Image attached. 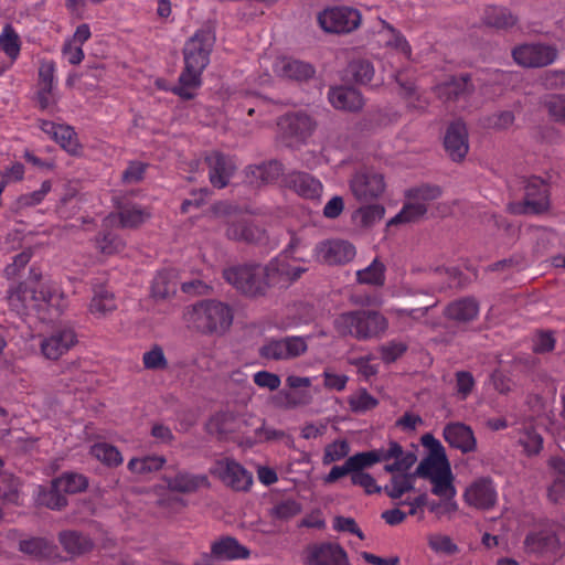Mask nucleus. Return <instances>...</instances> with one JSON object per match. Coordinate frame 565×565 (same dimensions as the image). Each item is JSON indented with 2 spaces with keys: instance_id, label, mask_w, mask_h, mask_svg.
<instances>
[{
  "instance_id": "58",
  "label": "nucleus",
  "mask_w": 565,
  "mask_h": 565,
  "mask_svg": "<svg viewBox=\"0 0 565 565\" xmlns=\"http://www.w3.org/2000/svg\"><path fill=\"white\" fill-rule=\"evenodd\" d=\"M301 511V504L296 499H284L273 508V516L278 520H290Z\"/></svg>"
},
{
  "instance_id": "41",
  "label": "nucleus",
  "mask_w": 565,
  "mask_h": 565,
  "mask_svg": "<svg viewBox=\"0 0 565 565\" xmlns=\"http://www.w3.org/2000/svg\"><path fill=\"white\" fill-rule=\"evenodd\" d=\"M450 470V462L447 456H427L419 461L414 473L416 477L431 480L436 478V476H441L446 472L449 473Z\"/></svg>"
},
{
  "instance_id": "28",
  "label": "nucleus",
  "mask_w": 565,
  "mask_h": 565,
  "mask_svg": "<svg viewBox=\"0 0 565 565\" xmlns=\"http://www.w3.org/2000/svg\"><path fill=\"white\" fill-rule=\"evenodd\" d=\"M55 62L52 60H44L39 66V92L38 103L41 109H47L56 103L54 97L55 86Z\"/></svg>"
},
{
  "instance_id": "32",
  "label": "nucleus",
  "mask_w": 565,
  "mask_h": 565,
  "mask_svg": "<svg viewBox=\"0 0 565 565\" xmlns=\"http://www.w3.org/2000/svg\"><path fill=\"white\" fill-rule=\"evenodd\" d=\"M282 163L278 160H269L259 164L247 167L246 177L252 184H271L282 174Z\"/></svg>"
},
{
  "instance_id": "45",
  "label": "nucleus",
  "mask_w": 565,
  "mask_h": 565,
  "mask_svg": "<svg viewBox=\"0 0 565 565\" xmlns=\"http://www.w3.org/2000/svg\"><path fill=\"white\" fill-rule=\"evenodd\" d=\"M58 542L62 546L73 555H81L92 551V540L76 531H64L58 534Z\"/></svg>"
},
{
  "instance_id": "11",
  "label": "nucleus",
  "mask_w": 565,
  "mask_h": 565,
  "mask_svg": "<svg viewBox=\"0 0 565 565\" xmlns=\"http://www.w3.org/2000/svg\"><path fill=\"white\" fill-rule=\"evenodd\" d=\"M309 337L289 335L281 339H269L258 349L263 359L282 361L294 360L308 350Z\"/></svg>"
},
{
  "instance_id": "54",
  "label": "nucleus",
  "mask_w": 565,
  "mask_h": 565,
  "mask_svg": "<svg viewBox=\"0 0 565 565\" xmlns=\"http://www.w3.org/2000/svg\"><path fill=\"white\" fill-rule=\"evenodd\" d=\"M36 500L39 504L50 508L52 510H60L67 504V499L65 498V494L61 492L60 489L54 488L53 481L49 489H40Z\"/></svg>"
},
{
  "instance_id": "23",
  "label": "nucleus",
  "mask_w": 565,
  "mask_h": 565,
  "mask_svg": "<svg viewBox=\"0 0 565 565\" xmlns=\"http://www.w3.org/2000/svg\"><path fill=\"white\" fill-rule=\"evenodd\" d=\"M118 224V217L115 214L107 215L103 221V227L95 238V247L104 255H114L120 253L126 243L119 233L114 230Z\"/></svg>"
},
{
  "instance_id": "22",
  "label": "nucleus",
  "mask_w": 565,
  "mask_h": 565,
  "mask_svg": "<svg viewBox=\"0 0 565 565\" xmlns=\"http://www.w3.org/2000/svg\"><path fill=\"white\" fill-rule=\"evenodd\" d=\"M306 558L309 565H349L345 550L332 543L309 545Z\"/></svg>"
},
{
  "instance_id": "38",
  "label": "nucleus",
  "mask_w": 565,
  "mask_h": 565,
  "mask_svg": "<svg viewBox=\"0 0 565 565\" xmlns=\"http://www.w3.org/2000/svg\"><path fill=\"white\" fill-rule=\"evenodd\" d=\"M118 224L121 227L134 228L141 225L148 217L149 212L139 204L131 203L129 201H118Z\"/></svg>"
},
{
  "instance_id": "44",
  "label": "nucleus",
  "mask_w": 565,
  "mask_h": 565,
  "mask_svg": "<svg viewBox=\"0 0 565 565\" xmlns=\"http://www.w3.org/2000/svg\"><path fill=\"white\" fill-rule=\"evenodd\" d=\"M22 42L19 33L10 23L2 26L0 33V51H2L11 63H14L21 53Z\"/></svg>"
},
{
  "instance_id": "6",
  "label": "nucleus",
  "mask_w": 565,
  "mask_h": 565,
  "mask_svg": "<svg viewBox=\"0 0 565 565\" xmlns=\"http://www.w3.org/2000/svg\"><path fill=\"white\" fill-rule=\"evenodd\" d=\"M223 277L226 282L246 297H263L268 292L260 264L246 263L230 266L223 270Z\"/></svg>"
},
{
  "instance_id": "16",
  "label": "nucleus",
  "mask_w": 565,
  "mask_h": 565,
  "mask_svg": "<svg viewBox=\"0 0 565 565\" xmlns=\"http://www.w3.org/2000/svg\"><path fill=\"white\" fill-rule=\"evenodd\" d=\"M210 472L236 491H247L253 483L252 475L239 462L228 457L215 461Z\"/></svg>"
},
{
  "instance_id": "13",
  "label": "nucleus",
  "mask_w": 565,
  "mask_h": 565,
  "mask_svg": "<svg viewBox=\"0 0 565 565\" xmlns=\"http://www.w3.org/2000/svg\"><path fill=\"white\" fill-rule=\"evenodd\" d=\"M204 163L211 185L216 189H225L236 171L234 157L220 150H211L205 152Z\"/></svg>"
},
{
  "instance_id": "63",
  "label": "nucleus",
  "mask_w": 565,
  "mask_h": 565,
  "mask_svg": "<svg viewBox=\"0 0 565 565\" xmlns=\"http://www.w3.org/2000/svg\"><path fill=\"white\" fill-rule=\"evenodd\" d=\"M147 164L140 161H131L122 173V181L128 184L138 183L143 179Z\"/></svg>"
},
{
  "instance_id": "52",
  "label": "nucleus",
  "mask_w": 565,
  "mask_h": 565,
  "mask_svg": "<svg viewBox=\"0 0 565 565\" xmlns=\"http://www.w3.org/2000/svg\"><path fill=\"white\" fill-rule=\"evenodd\" d=\"M385 215V207L380 203H369L361 205L354 212V218L359 221V223L364 226H372L375 223L380 222Z\"/></svg>"
},
{
  "instance_id": "49",
  "label": "nucleus",
  "mask_w": 565,
  "mask_h": 565,
  "mask_svg": "<svg viewBox=\"0 0 565 565\" xmlns=\"http://www.w3.org/2000/svg\"><path fill=\"white\" fill-rule=\"evenodd\" d=\"M54 488L62 490L64 494H75L83 492L88 487V480L85 476L76 472H66L53 480Z\"/></svg>"
},
{
  "instance_id": "62",
  "label": "nucleus",
  "mask_w": 565,
  "mask_h": 565,
  "mask_svg": "<svg viewBox=\"0 0 565 565\" xmlns=\"http://www.w3.org/2000/svg\"><path fill=\"white\" fill-rule=\"evenodd\" d=\"M380 350L383 361L392 363L407 350V347L403 342L391 341L387 344H383Z\"/></svg>"
},
{
  "instance_id": "5",
  "label": "nucleus",
  "mask_w": 565,
  "mask_h": 565,
  "mask_svg": "<svg viewBox=\"0 0 565 565\" xmlns=\"http://www.w3.org/2000/svg\"><path fill=\"white\" fill-rule=\"evenodd\" d=\"M334 329L341 337L351 335L358 340L379 337L387 329V320L377 311L354 310L339 315Z\"/></svg>"
},
{
  "instance_id": "4",
  "label": "nucleus",
  "mask_w": 565,
  "mask_h": 565,
  "mask_svg": "<svg viewBox=\"0 0 565 565\" xmlns=\"http://www.w3.org/2000/svg\"><path fill=\"white\" fill-rule=\"evenodd\" d=\"M348 466L353 473H363L377 462L385 461L384 470L388 473L406 471L416 462V455L412 450H405L398 443L390 441L386 448H375L359 451L348 458Z\"/></svg>"
},
{
  "instance_id": "1",
  "label": "nucleus",
  "mask_w": 565,
  "mask_h": 565,
  "mask_svg": "<svg viewBox=\"0 0 565 565\" xmlns=\"http://www.w3.org/2000/svg\"><path fill=\"white\" fill-rule=\"evenodd\" d=\"M42 274L32 266L29 279L8 291L11 310L20 316L36 315L41 321H51L67 308V299L55 284H40Z\"/></svg>"
},
{
  "instance_id": "43",
  "label": "nucleus",
  "mask_w": 565,
  "mask_h": 565,
  "mask_svg": "<svg viewBox=\"0 0 565 565\" xmlns=\"http://www.w3.org/2000/svg\"><path fill=\"white\" fill-rule=\"evenodd\" d=\"M406 471H397L392 473L390 483L385 486L384 492L392 500H399L404 494L414 489L415 473L411 475Z\"/></svg>"
},
{
  "instance_id": "12",
  "label": "nucleus",
  "mask_w": 565,
  "mask_h": 565,
  "mask_svg": "<svg viewBox=\"0 0 565 565\" xmlns=\"http://www.w3.org/2000/svg\"><path fill=\"white\" fill-rule=\"evenodd\" d=\"M287 256L278 255L269 263L263 266V275L267 281V290L269 288L286 289L307 270L305 267L292 266L288 262Z\"/></svg>"
},
{
  "instance_id": "25",
  "label": "nucleus",
  "mask_w": 565,
  "mask_h": 565,
  "mask_svg": "<svg viewBox=\"0 0 565 565\" xmlns=\"http://www.w3.org/2000/svg\"><path fill=\"white\" fill-rule=\"evenodd\" d=\"M40 129L71 154L81 152V143L74 128L50 120H40Z\"/></svg>"
},
{
  "instance_id": "7",
  "label": "nucleus",
  "mask_w": 565,
  "mask_h": 565,
  "mask_svg": "<svg viewBox=\"0 0 565 565\" xmlns=\"http://www.w3.org/2000/svg\"><path fill=\"white\" fill-rule=\"evenodd\" d=\"M216 212L227 215L226 237L235 242H244L263 246L268 241L264 228L247 220L233 205L222 203L216 206Z\"/></svg>"
},
{
  "instance_id": "64",
  "label": "nucleus",
  "mask_w": 565,
  "mask_h": 565,
  "mask_svg": "<svg viewBox=\"0 0 565 565\" xmlns=\"http://www.w3.org/2000/svg\"><path fill=\"white\" fill-rule=\"evenodd\" d=\"M429 546L431 550L445 553V554H454L458 551V547L449 536L446 535H433L429 537Z\"/></svg>"
},
{
  "instance_id": "29",
  "label": "nucleus",
  "mask_w": 565,
  "mask_h": 565,
  "mask_svg": "<svg viewBox=\"0 0 565 565\" xmlns=\"http://www.w3.org/2000/svg\"><path fill=\"white\" fill-rule=\"evenodd\" d=\"M274 71L281 77L297 82L307 81L315 74V68L310 63L289 56L278 57L274 64Z\"/></svg>"
},
{
  "instance_id": "48",
  "label": "nucleus",
  "mask_w": 565,
  "mask_h": 565,
  "mask_svg": "<svg viewBox=\"0 0 565 565\" xmlns=\"http://www.w3.org/2000/svg\"><path fill=\"white\" fill-rule=\"evenodd\" d=\"M167 459L159 455H147L131 458L128 462V470L135 475H147L160 470Z\"/></svg>"
},
{
  "instance_id": "46",
  "label": "nucleus",
  "mask_w": 565,
  "mask_h": 565,
  "mask_svg": "<svg viewBox=\"0 0 565 565\" xmlns=\"http://www.w3.org/2000/svg\"><path fill=\"white\" fill-rule=\"evenodd\" d=\"M178 282L173 270L159 271L151 285V295L154 299H167L171 295H175Z\"/></svg>"
},
{
  "instance_id": "14",
  "label": "nucleus",
  "mask_w": 565,
  "mask_h": 565,
  "mask_svg": "<svg viewBox=\"0 0 565 565\" xmlns=\"http://www.w3.org/2000/svg\"><path fill=\"white\" fill-rule=\"evenodd\" d=\"M77 343L78 339L75 329L70 324H62L41 340L40 350L45 359L55 361Z\"/></svg>"
},
{
  "instance_id": "47",
  "label": "nucleus",
  "mask_w": 565,
  "mask_h": 565,
  "mask_svg": "<svg viewBox=\"0 0 565 565\" xmlns=\"http://www.w3.org/2000/svg\"><path fill=\"white\" fill-rule=\"evenodd\" d=\"M89 454L107 467H118L124 462V457L119 448L106 443L92 445Z\"/></svg>"
},
{
  "instance_id": "51",
  "label": "nucleus",
  "mask_w": 565,
  "mask_h": 565,
  "mask_svg": "<svg viewBox=\"0 0 565 565\" xmlns=\"http://www.w3.org/2000/svg\"><path fill=\"white\" fill-rule=\"evenodd\" d=\"M348 75L360 85H366L372 82L375 75L374 65L366 58H356L349 63Z\"/></svg>"
},
{
  "instance_id": "10",
  "label": "nucleus",
  "mask_w": 565,
  "mask_h": 565,
  "mask_svg": "<svg viewBox=\"0 0 565 565\" xmlns=\"http://www.w3.org/2000/svg\"><path fill=\"white\" fill-rule=\"evenodd\" d=\"M360 24V11L349 6L328 7L318 14V25L331 34H349L355 31Z\"/></svg>"
},
{
  "instance_id": "27",
  "label": "nucleus",
  "mask_w": 565,
  "mask_h": 565,
  "mask_svg": "<svg viewBox=\"0 0 565 565\" xmlns=\"http://www.w3.org/2000/svg\"><path fill=\"white\" fill-rule=\"evenodd\" d=\"M444 146L454 161H460L468 152V132L461 120L452 121L445 135Z\"/></svg>"
},
{
  "instance_id": "26",
  "label": "nucleus",
  "mask_w": 565,
  "mask_h": 565,
  "mask_svg": "<svg viewBox=\"0 0 565 565\" xmlns=\"http://www.w3.org/2000/svg\"><path fill=\"white\" fill-rule=\"evenodd\" d=\"M443 436L449 447L459 449L463 454L472 452L478 446L476 435L471 428L463 423H448L444 427Z\"/></svg>"
},
{
  "instance_id": "40",
  "label": "nucleus",
  "mask_w": 565,
  "mask_h": 565,
  "mask_svg": "<svg viewBox=\"0 0 565 565\" xmlns=\"http://www.w3.org/2000/svg\"><path fill=\"white\" fill-rule=\"evenodd\" d=\"M482 19L488 26L497 30H508L518 22L516 15L508 8L501 6L486 7Z\"/></svg>"
},
{
  "instance_id": "24",
  "label": "nucleus",
  "mask_w": 565,
  "mask_h": 565,
  "mask_svg": "<svg viewBox=\"0 0 565 565\" xmlns=\"http://www.w3.org/2000/svg\"><path fill=\"white\" fill-rule=\"evenodd\" d=\"M284 183L306 200H319L323 193V184L320 180L307 172H290L284 178Z\"/></svg>"
},
{
  "instance_id": "56",
  "label": "nucleus",
  "mask_w": 565,
  "mask_h": 565,
  "mask_svg": "<svg viewBox=\"0 0 565 565\" xmlns=\"http://www.w3.org/2000/svg\"><path fill=\"white\" fill-rule=\"evenodd\" d=\"M519 444L529 456L537 455L543 449V438L534 428H525Z\"/></svg>"
},
{
  "instance_id": "36",
  "label": "nucleus",
  "mask_w": 565,
  "mask_h": 565,
  "mask_svg": "<svg viewBox=\"0 0 565 565\" xmlns=\"http://www.w3.org/2000/svg\"><path fill=\"white\" fill-rule=\"evenodd\" d=\"M211 551L218 556V559L226 561L246 559L250 555V551L245 545H241L236 539L231 536L213 542Z\"/></svg>"
},
{
  "instance_id": "33",
  "label": "nucleus",
  "mask_w": 565,
  "mask_h": 565,
  "mask_svg": "<svg viewBox=\"0 0 565 565\" xmlns=\"http://www.w3.org/2000/svg\"><path fill=\"white\" fill-rule=\"evenodd\" d=\"M93 296L88 303V311L95 318H104L118 308L116 296L103 285H93Z\"/></svg>"
},
{
  "instance_id": "31",
  "label": "nucleus",
  "mask_w": 565,
  "mask_h": 565,
  "mask_svg": "<svg viewBox=\"0 0 565 565\" xmlns=\"http://www.w3.org/2000/svg\"><path fill=\"white\" fill-rule=\"evenodd\" d=\"M382 28L377 32V42L383 47H388L401 53L406 60L412 57V46L405 36L393 25L382 20Z\"/></svg>"
},
{
  "instance_id": "18",
  "label": "nucleus",
  "mask_w": 565,
  "mask_h": 565,
  "mask_svg": "<svg viewBox=\"0 0 565 565\" xmlns=\"http://www.w3.org/2000/svg\"><path fill=\"white\" fill-rule=\"evenodd\" d=\"M280 134L296 142H305L316 129L315 120L305 111H292L278 119Z\"/></svg>"
},
{
  "instance_id": "8",
  "label": "nucleus",
  "mask_w": 565,
  "mask_h": 565,
  "mask_svg": "<svg viewBox=\"0 0 565 565\" xmlns=\"http://www.w3.org/2000/svg\"><path fill=\"white\" fill-rule=\"evenodd\" d=\"M440 195L441 191L438 186L422 185L409 189L406 192L407 201L404 203L402 210L388 221L387 226L418 221L427 213V202L437 200Z\"/></svg>"
},
{
  "instance_id": "34",
  "label": "nucleus",
  "mask_w": 565,
  "mask_h": 565,
  "mask_svg": "<svg viewBox=\"0 0 565 565\" xmlns=\"http://www.w3.org/2000/svg\"><path fill=\"white\" fill-rule=\"evenodd\" d=\"M328 98L337 109L358 111L363 106V98L360 92L347 86L330 88Z\"/></svg>"
},
{
  "instance_id": "60",
  "label": "nucleus",
  "mask_w": 565,
  "mask_h": 565,
  "mask_svg": "<svg viewBox=\"0 0 565 565\" xmlns=\"http://www.w3.org/2000/svg\"><path fill=\"white\" fill-rule=\"evenodd\" d=\"M142 363L147 370H163L167 369V356L159 344H153L143 353Z\"/></svg>"
},
{
  "instance_id": "15",
  "label": "nucleus",
  "mask_w": 565,
  "mask_h": 565,
  "mask_svg": "<svg viewBox=\"0 0 565 565\" xmlns=\"http://www.w3.org/2000/svg\"><path fill=\"white\" fill-rule=\"evenodd\" d=\"M350 191L360 202H371L385 191L384 177L371 170H360L350 180Z\"/></svg>"
},
{
  "instance_id": "61",
  "label": "nucleus",
  "mask_w": 565,
  "mask_h": 565,
  "mask_svg": "<svg viewBox=\"0 0 565 565\" xmlns=\"http://www.w3.org/2000/svg\"><path fill=\"white\" fill-rule=\"evenodd\" d=\"M52 184L50 181H44L38 191L30 194H22L18 199V205L20 207L34 206L40 204L43 199L51 192Z\"/></svg>"
},
{
  "instance_id": "37",
  "label": "nucleus",
  "mask_w": 565,
  "mask_h": 565,
  "mask_svg": "<svg viewBox=\"0 0 565 565\" xmlns=\"http://www.w3.org/2000/svg\"><path fill=\"white\" fill-rule=\"evenodd\" d=\"M19 548L35 559H52L57 556L56 545L43 537H30L20 542Z\"/></svg>"
},
{
  "instance_id": "19",
  "label": "nucleus",
  "mask_w": 565,
  "mask_h": 565,
  "mask_svg": "<svg viewBox=\"0 0 565 565\" xmlns=\"http://www.w3.org/2000/svg\"><path fill=\"white\" fill-rule=\"evenodd\" d=\"M465 502L479 510H490L498 502V491L490 477L475 479L463 492Z\"/></svg>"
},
{
  "instance_id": "57",
  "label": "nucleus",
  "mask_w": 565,
  "mask_h": 565,
  "mask_svg": "<svg viewBox=\"0 0 565 565\" xmlns=\"http://www.w3.org/2000/svg\"><path fill=\"white\" fill-rule=\"evenodd\" d=\"M349 452L350 446L347 440H335L334 443L326 446L322 462L326 466L331 465L335 461L345 458L349 455Z\"/></svg>"
},
{
  "instance_id": "55",
  "label": "nucleus",
  "mask_w": 565,
  "mask_h": 565,
  "mask_svg": "<svg viewBox=\"0 0 565 565\" xmlns=\"http://www.w3.org/2000/svg\"><path fill=\"white\" fill-rule=\"evenodd\" d=\"M433 484V493L438 495L439 498H446L447 500H452L456 495V489L454 487V476L451 470L441 476H436V478L429 480Z\"/></svg>"
},
{
  "instance_id": "20",
  "label": "nucleus",
  "mask_w": 565,
  "mask_h": 565,
  "mask_svg": "<svg viewBox=\"0 0 565 565\" xmlns=\"http://www.w3.org/2000/svg\"><path fill=\"white\" fill-rule=\"evenodd\" d=\"M550 206L548 184L540 177H531L525 181L523 206L513 209L518 213H541Z\"/></svg>"
},
{
  "instance_id": "21",
  "label": "nucleus",
  "mask_w": 565,
  "mask_h": 565,
  "mask_svg": "<svg viewBox=\"0 0 565 565\" xmlns=\"http://www.w3.org/2000/svg\"><path fill=\"white\" fill-rule=\"evenodd\" d=\"M318 260L329 265H341L349 263L355 255V247L347 241L330 239L320 243L313 248Z\"/></svg>"
},
{
  "instance_id": "59",
  "label": "nucleus",
  "mask_w": 565,
  "mask_h": 565,
  "mask_svg": "<svg viewBox=\"0 0 565 565\" xmlns=\"http://www.w3.org/2000/svg\"><path fill=\"white\" fill-rule=\"evenodd\" d=\"M543 104L548 115L557 122L565 124V96L546 95Z\"/></svg>"
},
{
  "instance_id": "50",
  "label": "nucleus",
  "mask_w": 565,
  "mask_h": 565,
  "mask_svg": "<svg viewBox=\"0 0 565 565\" xmlns=\"http://www.w3.org/2000/svg\"><path fill=\"white\" fill-rule=\"evenodd\" d=\"M356 280L360 284L382 287L385 284V266L375 258L365 268L356 271Z\"/></svg>"
},
{
  "instance_id": "35",
  "label": "nucleus",
  "mask_w": 565,
  "mask_h": 565,
  "mask_svg": "<svg viewBox=\"0 0 565 565\" xmlns=\"http://www.w3.org/2000/svg\"><path fill=\"white\" fill-rule=\"evenodd\" d=\"M523 544L529 553L545 554L556 551L558 539L552 530H542L527 534Z\"/></svg>"
},
{
  "instance_id": "53",
  "label": "nucleus",
  "mask_w": 565,
  "mask_h": 565,
  "mask_svg": "<svg viewBox=\"0 0 565 565\" xmlns=\"http://www.w3.org/2000/svg\"><path fill=\"white\" fill-rule=\"evenodd\" d=\"M348 404L353 413H365L379 405V399L367 393L365 388L358 390L354 394L349 395Z\"/></svg>"
},
{
  "instance_id": "2",
  "label": "nucleus",
  "mask_w": 565,
  "mask_h": 565,
  "mask_svg": "<svg viewBox=\"0 0 565 565\" xmlns=\"http://www.w3.org/2000/svg\"><path fill=\"white\" fill-rule=\"evenodd\" d=\"M215 36L209 29L198 30L184 44V68L179 77V86L172 89L173 94L192 99L195 90L202 85V73L210 63V54Z\"/></svg>"
},
{
  "instance_id": "30",
  "label": "nucleus",
  "mask_w": 565,
  "mask_h": 565,
  "mask_svg": "<svg viewBox=\"0 0 565 565\" xmlns=\"http://www.w3.org/2000/svg\"><path fill=\"white\" fill-rule=\"evenodd\" d=\"M166 487L172 492L193 493L201 488L209 487V480L205 475H195L188 471H179L175 476L162 477Z\"/></svg>"
},
{
  "instance_id": "42",
  "label": "nucleus",
  "mask_w": 565,
  "mask_h": 565,
  "mask_svg": "<svg viewBox=\"0 0 565 565\" xmlns=\"http://www.w3.org/2000/svg\"><path fill=\"white\" fill-rule=\"evenodd\" d=\"M470 78L468 75L452 77L450 81L436 87V93L445 100L463 98L469 93Z\"/></svg>"
},
{
  "instance_id": "9",
  "label": "nucleus",
  "mask_w": 565,
  "mask_h": 565,
  "mask_svg": "<svg viewBox=\"0 0 565 565\" xmlns=\"http://www.w3.org/2000/svg\"><path fill=\"white\" fill-rule=\"evenodd\" d=\"M216 423H218V434L233 435L242 443L253 445L262 439L263 419L259 417L222 414L216 416Z\"/></svg>"
},
{
  "instance_id": "39",
  "label": "nucleus",
  "mask_w": 565,
  "mask_h": 565,
  "mask_svg": "<svg viewBox=\"0 0 565 565\" xmlns=\"http://www.w3.org/2000/svg\"><path fill=\"white\" fill-rule=\"evenodd\" d=\"M479 303L473 298H460L450 302L445 309V316L451 320L467 322L479 315Z\"/></svg>"
},
{
  "instance_id": "17",
  "label": "nucleus",
  "mask_w": 565,
  "mask_h": 565,
  "mask_svg": "<svg viewBox=\"0 0 565 565\" xmlns=\"http://www.w3.org/2000/svg\"><path fill=\"white\" fill-rule=\"evenodd\" d=\"M557 55V50L551 44H520L512 50L514 62L523 67H543L552 64Z\"/></svg>"
},
{
  "instance_id": "3",
  "label": "nucleus",
  "mask_w": 565,
  "mask_h": 565,
  "mask_svg": "<svg viewBox=\"0 0 565 565\" xmlns=\"http://www.w3.org/2000/svg\"><path fill=\"white\" fill-rule=\"evenodd\" d=\"M188 327L203 335H224L233 324V308L218 299H202L184 312Z\"/></svg>"
}]
</instances>
